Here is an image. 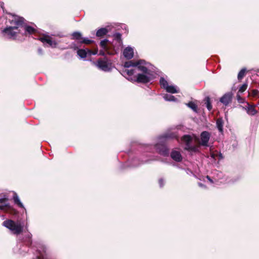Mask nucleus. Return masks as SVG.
<instances>
[{
	"label": "nucleus",
	"mask_w": 259,
	"mask_h": 259,
	"mask_svg": "<svg viewBox=\"0 0 259 259\" xmlns=\"http://www.w3.org/2000/svg\"><path fill=\"white\" fill-rule=\"evenodd\" d=\"M177 137V134L176 132L168 131L162 136L158 138V142L155 145V147L157 152L163 156H166L169 154V150L167 148L166 142L167 140L176 138Z\"/></svg>",
	"instance_id": "1"
},
{
	"label": "nucleus",
	"mask_w": 259,
	"mask_h": 259,
	"mask_svg": "<svg viewBox=\"0 0 259 259\" xmlns=\"http://www.w3.org/2000/svg\"><path fill=\"white\" fill-rule=\"evenodd\" d=\"M139 70L142 72V73H139L137 75L136 81L139 83H147L152 78L153 73L155 70L153 65L150 63L145 61V63L140 65Z\"/></svg>",
	"instance_id": "2"
},
{
	"label": "nucleus",
	"mask_w": 259,
	"mask_h": 259,
	"mask_svg": "<svg viewBox=\"0 0 259 259\" xmlns=\"http://www.w3.org/2000/svg\"><path fill=\"white\" fill-rule=\"evenodd\" d=\"M24 18L17 16L13 15L11 23L14 24L15 26H10L7 27L3 30V32L6 33L10 38L14 39L17 33H21V29H19L20 27H22V22Z\"/></svg>",
	"instance_id": "3"
},
{
	"label": "nucleus",
	"mask_w": 259,
	"mask_h": 259,
	"mask_svg": "<svg viewBox=\"0 0 259 259\" xmlns=\"http://www.w3.org/2000/svg\"><path fill=\"white\" fill-rule=\"evenodd\" d=\"M3 225L16 235L20 234L23 229V225L19 221L16 222L12 220H8L4 221Z\"/></svg>",
	"instance_id": "4"
},
{
	"label": "nucleus",
	"mask_w": 259,
	"mask_h": 259,
	"mask_svg": "<svg viewBox=\"0 0 259 259\" xmlns=\"http://www.w3.org/2000/svg\"><path fill=\"white\" fill-rule=\"evenodd\" d=\"M182 140L185 143V149L192 153H197L199 152V146H192L190 144L192 140V138L191 136L186 135L183 136Z\"/></svg>",
	"instance_id": "5"
},
{
	"label": "nucleus",
	"mask_w": 259,
	"mask_h": 259,
	"mask_svg": "<svg viewBox=\"0 0 259 259\" xmlns=\"http://www.w3.org/2000/svg\"><path fill=\"white\" fill-rule=\"evenodd\" d=\"M96 66L98 68L105 72L110 71L112 68V63L106 58L99 59L96 63Z\"/></svg>",
	"instance_id": "6"
},
{
	"label": "nucleus",
	"mask_w": 259,
	"mask_h": 259,
	"mask_svg": "<svg viewBox=\"0 0 259 259\" xmlns=\"http://www.w3.org/2000/svg\"><path fill=\"white\" fill-rule=\"evenodd\" d=\"M159 82L162 88L165 89L167 92L171 94L178 92L177 87L172 85H168V82L163 77L160 78Z\"/></svg>",
	"instance_id": "7"
},
{
	"label": "nucleus",
	"mask_w": 259,
	"mask_h": 259,
	"mask_svg": "<svg viewBox=\"0 0 259 259\" xmlns=\"http://www.w3.org/2000/svg\"><path fill=\"white\" fill-rule=\"evenodd\" d=\"M6 198L0 199V209L11 213H15L16 211L10 205Z\"/></svg>",
	"instance_id": "8"
},
{
	"label": "nucleus",
	"mask_w": 259,
	"mask_h": 259,
	"mask_svg": "<svg viewBox=\"0 0 259 259\" xmlns=\"http://www.w3.org/2000/svg\"><path fill=\"white\" fill-rule=\"evenodd\" d=\"M98 49H96L94 51H92L88 49H87V50L79 49L77 52V55L81 59L85 58L87 57V55H89L90 56L92 55H96L98 54Z\"/></svg>",
	"instance_id": "9"
},
{
	"label": "nucleus",
	"mask_w": 259,
	"mask_h": 259,
	"mask_svg": "<svg viewBox=\"0 0 259 259\" xmlns=\"http://www.w3.org/2000/svg\"><path fill=\"white\" fill-rule=\"evenodd\" d=\"M210 137V135L208 132H202L200 135V142L199 144L203 146H208V143Z\"/></svg>",
	"instance_id": "10"
},
{
	"label": "nucleus",
	"mask_w": 259,
	"mask_h": 259,
	"mask_svg": "<svg viewBox=\"0 0 259 259\" xmlns=\"http://www.w3.org/2000/svg\"><path fill=\"white\" fill-rule=\"evenodd\" d=\"M40 40L44 44H48L50 47L55 48L57 46V43L55 40H53L49 36H44L40 38Z\"/></svg>",
	"instance_id": "11"
},
{
	"label": "nucleus",
	"mask_w": 259,
	"mask_h": 259,
	"mask_svg": "<svg viewBox=\"0 0 259 259\" xmlns=\"http://www.w3.org/2000/svg\"><path fill=\"white\" fill-rule=\"evenodd\" d=\"M145 61L143 60H140L137 61L131 60L125 62L124 63V66L125 68H130L131 67H137V68L139 69L140 65H142L143 63H145Z\"/></svg>",
	"instance_id": "12"
},
{
	"label": "nucleus",
	"mask_w": 259,
	"mask_h": 259,
	"mask_svg": "<svg viewBox=\"0 0 259 259\" xmlns=\"http://www.w3.org/2000/svg\"><path fill=\"white\" fill-rule=\"evenodd\" d=\"M232 98V94L231 93H228L225 94L220 99V102L225 105H227L231 102Z\"/></svg>",
	"instance_id": "13"
},
{
	"label": "nucleus",
	"mask_w": 259,
	"mask_h": 259,
	"mask_svg": "<svg viewBox=\"0 0 259 259\" xmlns=\"http://www.w3.org/2000/svg\"><path fill=\"white\" fill-rule=\"evenodd\" d=\"M24 21V20H23ZM20 28L22 29L24 32H21V33H24L25 34H26L27 33L28 34H32L35 31V29L30 26L26 25L24 24V21L22 22V27H20Z\"/></svg>",
	"instance_id": "14"
},
{
	"label": "nucleus",
	"mask_w": 259,
	"mask_h": 259,
	"mask_svg": "<svg viewBox=\"0 0 259 259\" xmlns=\"http://www.w3.org/2000/svg\"><path fill=\"white\" fill-rule=\"evenodd\" d=\"M123 56L127 59H131L134 56V50L130 47H126L123 51Z\"/></svg>",
	"instance_id": "15"
},
{
	"label": "nucleus",
	"mask_w": 259,
	"mask_h": 259,
	"mask_svg": "<svg viewBox=\"0 0 259 259\" xmlns=\"http://www.w3.org/2000/svg\"><path fill=\"white\" fill-rule=\"evenodd\" d=\"M171 158L177 162H180L182 159L181 153L177 151H172L170 153Z\"/></svg>",
	"instance_id": "16"
},
{
	"label": "nucleus",
	"mask_w": 259,
	"mask_h": 259,
	"mask_svg": "<svg viewBox=\"0 0 259 259\" xmlns=\"http://www.w3.org/2000/svg\"><path fill=\"white\" fill-rule=\"evenodd\" d=\"M108 42V40L107 39H104L101 41L100 42V46L105 51L107 52V53L109 55H113V53H110L108 51V48L107 45V42Z\"/></svg>",
	"instance_id": "17"
},
{
	"label": "nucleus",
	"mask_w": 259,
	"mask_h": 259,
	"mask_svg": "<svg viewBox=\"0 0 259 259\" xmlns=\"http://www.w3.org/2000/svg\"><path fill=\"white\" fill-rule=\"evenodd\" d=\"M247 113L250 115H254L257 113V111L255 109L254 106L248 104L246 108Z\"/></svg>",
	"instance_id": "18"
},
{
	"label": "nucleus",
	"mask_w": 259,
	"mask_h": 259,
	"mask_svg": "<svg viewBox=\"0 0 259 259\" xmlns=\"http://www.w3.org/2000/svg\"><path fill=\"white\" fill-rule=\"evenodd\" d=\"M108 31L106 28H101L98 29L96 32V36L98 37H102L105 35Z\"/></svg>",
	"instance_id": "19"
},
{
	"label": "nucleus",
	"mask_w": 259,
	"mask_h": 259,
	"mask_svg": "<svg viewBox=\"0 0 259 259\" xmlns=\"http://www.w3.org/2000/svg\"><path fill=\"white\" fill-rule=\"evenodd\" d=\"M204 104L206 105V108L209 111H210L212 109V106L210 102V99L209 97H206L204 99Z\"/></svg>",
	"instance_id": "20"
},
{
	"label": "nucleus",
	"mask_w": 259,
	"mask_h": 259,
	"mask_svg": "<svg viewBox=\"0 0 259 259\" xmlns=\"http://www.w3.org/2000/svg\"><path fill=\"white\" fill-rule=\"evenodd\" d=\"M217 126L219 131L222 133L223 131V122L222 119H217Z\"/></svg>",
	"instance_id": "21"
},
{
	"label": "nucleus",
	"mask_w": 259,
	"mask_h": 259,
	"mask_svg": "<svg viewBox=\"0 0 259 259\" xmlns=\"http://www.w3.org/2000/svg\"><path fill=\"white\" fill-rule=\"evenodd\" d=\"M163 98L167 101H176L177 100V99L174 96L168 94H165L163 96Z\"/></svg>",
	"instance_id": "22"
},
{
	"label": "nucleus",
	"mask_w": 259,
	"mask_h": 259,
	"mask_svg": "<svg viewBox=\"0 0 259 259\" xmlns=\"http://www.w3.org/2000/svg\"><path fill=\"white\" fill-rule=\"evenodd\" d=\"M187 106L189 107L190 108H191L192 110H193V111L197 112V106L193 102H190L188 103H187Z\"/></svg>",
	"instance_id": "23"
},
{
	"label": "nucleus",
	"mask_w": 259,
	"mask_h": 259,
	"mask_svg": "<svg viewBox=\"0 0 259 259\" xmlns=\"http://www.w3.org/2000/svg\"><path fill=\"white\" fill-rule=\"evenodd\" d=\"M13 200H14L15 203L17 205H18L19 207H22V208L24 207L23 204L20 201V200L17 195H16L13 197Z\"/></svg>",
	"instance_id": "24"
},
{
	"label": "nucleus",
	"mask_w": 259,
	"mask_h": 259,
	"mask_svg": "<svg viewBox=\"0 0 259 259\" xmlns=\"http://www.w3.org/2000/svg\"><path fill=\"white\" fill-rule=\"evenodd\" d=\"M72 39L79 40L81 38V34L79 32H74L72 33Z\"/></svg>",
	"instance_id": "25"
},
{
	"label": "nucleus",
	"mask_w": 259,
	"mask_h": 259,
	"mask_svg": "<svg viewBox=\"0 0 259 259\" xmlns=\"http://www.w3.org/2000/svg\"><path fill=\"white\" fill-rule=\"evenodd\" d=\"M246 72V69L245 68L242 69L238 74V80H241L243 78V77L245 75V73Z\"/></svg>",
	"instance_id": "26"
},
{
	"label": "nucleus",
	"mask_w": 259,
	"mask_h": 259,
	"mask_svg": "<svg viewBox=\"0 0 259 259\" xmlns=\"http://www.w3.org/2000/svg\"><path fill=\"white\" fill-rule=\"evenodd\" d=\"M247 84L246 83H244L239 89V91H238V93L239 94V93H243V92H244L247 89Z\"/></svg>",
	"instance_id": "27"
},
{
	"label": "nucleus",
	"mask_w": 259,
	"mask_h": 259,
	"mask_svg": "<svg viewBox=\"0 0 259 259\" xmlns=\"http://www.w3.org/2000/svg\"><path fill=\"white\" fill-rule=\"evenodd\" d=\"M135 69H126L124 71V72H125L127 75H132L135 73Z\"/></svg>",
	"instance_id": "28"
},
{
	"label": "nucleus",
	"mask_w": 259,
	"mask_h": 259,
	"mask_svg": "<svg viewBox=\"0 0 259 259\" xmlns=\"http://www.w3.org/2000/svg\"><path fill=\"white\" fill-rule=\"evenodd\" d=\"M251 95L253 97H256L259 95V91L257 90H253L250 93Z\"/></svg>",
	"instance_id": "29"
},
{
	"label": "nucleus",
	"mask_w": 259,
	"mask_h": 259,
	"mask_svg": "<svg viewBox=\"0 0 259 259\" xmlns=\"http://www.w3.org/2000/svg\"><path fill=\"white\" fill-rule=\"evenodd\" d=\"M93 41L92 40L89 39L88 38H84L82 39V40L80 41L81 43H83L85 44H91Z\"/></svg>",
	"instance_id": "30"
},
{
	"label": "nucleus",
	"mask_w": 259,
	"mask_h": 259,
	"mask_svg": "<svg viewBox=\"0 0 259 259\" xmlns=\"http://www.w3.org/2000/svg\"><path fill=\"white\" fill-rule=\"evenodd\" d=\"M158 183L160 187H163L165 184V180L163 178H160L159 179Z\"/></svg>",
	"instance_id": "31"
},
{
	"label": "nucleus",
	"mask_w": 259,
	"mask_h": 259,
	"mask_svg": "<svg viewBox=\"0 0 259 259\" xmlns=\"http://www.w3.org/2000/svg\"><path fill=\"white\" fill-rule=\"evenodd\" d=\"M114 37L117 39V40H120L121 39V35L120 33H115L114 34Z\"/></svg>",
	"instance_id": "32"
},
{
	"label": "nucleus",
	"mask_w": 259,
	"mask_h": 259,
	"mask_svg": "<svg viewBox=\"0 0 259 259\" xmlns=\"http://www.w3.org/2000/svg\"><path fill=\"white\" fill-rule=\"evenodd\" d=\"M237 100L239 102H240V103L243 102V99L240 97L239 93H237Z\"/></svg>",
	"instance_id": "33"
},
{
	"label": "nucleus",
	"mask_w": 259,
	"mask_h": 259,
	"mask_svg": "<svg viewBox=\"0 0 259 259\" xmlns=\"http://www.w3.org/2000/svg\"><path fill=\"white\" fill-rule=\"evenodd\" d=\"M106 54H107V52L103 49L102 50L100 51L99 55L101 56H104Z\"/></svg>",
	"instance_id": "34"
},
{
	"label": "nucleus",
	"mask_w": 259,
	"mask_h": 259,
	"mask_svg": "<svg viewBox=\"0 0 259 259\" xmlns=\"http://www.w3.org/2000/svg\"><path fill=\"white\" fill-rule=\"evenodd\" d=\"M45 257L42 253H40L39 255L37 257V259H44Z\"/></svg>",
	"instance_id": "35"
},
{
	"label": "nucleus",
	"mask_w": 259,
	"mask_h": 259,
	"mask_svg": "<svg viewBox=\"0 0 259 259\" xmlns=\"http://www.w3.org/2000/svg\"><path fill=\"white\" fill-rule=\"evenodd\" d=\"M38 53L40 55H42L43 54V51L41 48L38 49Z\"/></svg>",
	"instance_id": "36"
},
{
	"label": "nucleus",
	"mask_w": 259,
	"mask_h": 259,
	"mask_svg": "<svg viewBox=\"0 0 259 259\" xmlns=\"http://www.w3.org/2000/svg\"><path fill=\"white\" fill-rule=\"evenodd\" d=\"M206 179H207L209 181H210V183H212V180L210 179V178L209 176H207L206 177Z\"/></svg>",
	"instance_id": "37"
},
{
	"label": "nucleus",
	"mask_w": 259,
	"mask_h": 259,
	"mask_svg": "<svg viewBox=\"0 0 259 259\" xmlns=\"http://www.w3.org/2000/svg\"><path fill=\"white\" fill-rule=\"evenodd\" d=\"M211 157L213 158H215V154L213 153L211 154Z\"/></svg>",
	"instance_id": "38"
},
{
	"label": "nucleus",
	"mask_w": 259,
	"mask_h": 259,
	"mask_svg": "<svg viewBox=\"0 0 259 259\" xmlns=\"http://www.w3.org/2000/svg\"><path fill=\"white\" fill-rule=\"evenodd\" d=\"M219 156L221 157V158H222V155L221 153L219 154Z\"/></svg>",
	"instance_id": "39"
}]
</instances>
